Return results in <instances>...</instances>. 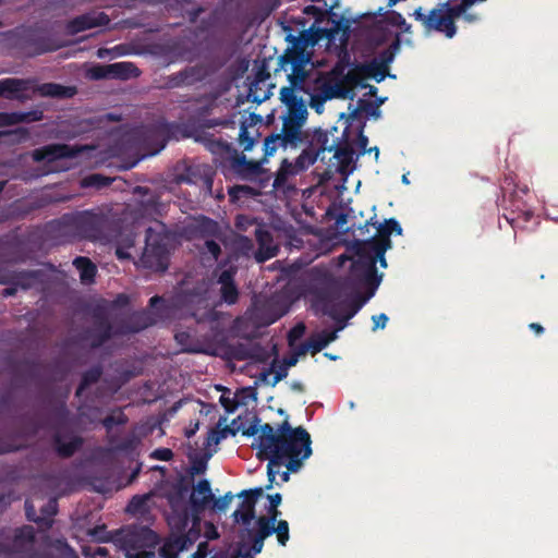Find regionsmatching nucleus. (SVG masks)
<instances>
[{"label": "nucleus", "mask_w": 558, "mask_h": 558, "mask_svg": "<svg viewBox=\"0 0 558 558\" xmlns=\"http://www.w3.org/2000/svg\"><path fill=\"white\" fill-rule=\"evenodd\" d=\"M259 418L254 416L253 422L244 427L241 424L242 434L247 437L256 436V457L260 461H268L267 476L270 489L276 480V474L282 465L292 472H298L303 462L312 456V439L310 433L303 427H293L287 417L275 428L269 423L258 425Z\"/></svg>", "instance_id": "f257e3e1"}, {"label": "nucleus", "mask_w": 558, "mask_h": 558, "mask_svg": "<svg viewBox=\"0 0 558 558\" xmlns=\"http://www.w3.org/2000/svg\"><path fill=\"white\" fill-rule=\"evenodd\" d=\"M341 283L327 271L313 269L310 281L306 286V293L312 299V305L316 311L332 318L338 328L332 331L324 330L322 336L327 344L337 339V332L343 329L349 319H351L363 306L364 300H342Z\"/></svg>", "instance_id": "f03ea898"}, {"label": "nucleus", "mask_w": 558, "mask_h": 558, "mask_svg": "<svg viewBox=\"0 0 558 558\" xmlns=\"http://www.w3.org/2000/svg\"><path fill=\"white\" fill-rule=\"evenodd\" d=\"M111 223L112 220L101 211L83 210L64 214L43 226H36L32 234L41 241L40 244L62 238L97 242L108 234Z\"/></svg>", "instance_id": "7ed1b4c3"}, {"label": "nucleus", "mask_w": 558, "mask_h": 558, "mask_svg": "<svg viewBox=\"0 0 558 558\" xmlns=\"http://www.w3.org/2000/svg\"><path fill=\"white\" fill-rule=\"evenodd\" d=\"M348 250L337 258V266L344 268L349 263L347 280L355 288H367L374 291L381 281L383 275H378L375 260L366 246H345Z\"/></svg>", "instance_id": "20e7f679"}, {"label": "nucleus", "mask_w": 558, "mask_h": 558, "mask_svg": "<svg viewBox=\"0 0 558 558\" xmlns=\"http://www.w3.org/2000/svg\"><path fill=\"white\" fill-rule=\"evenodd\" d=\"M287 40L291 44L282 56L278 59V66L275 72L282 70L288 72V69L294 70V78H300L306 65L311 61V54L306 51L308 46H315L320 38L315 28V24L308 31H303L299 36L288 35Z\"/></svg>", "instance_id": "39448f33"}, {"label": "nucleus", "mask_w": 558, "mask_h": 558, "mask_svg": "<svg viewBox=\"0 0 558 558\" xmlns=\"http://www.w3.org/2000/svg\"><path fill=\"white\" fill-rule=\"evenodd\" d=\"M0 36L10 48L19 50L27 57L40 56L62 47L50 37L41 35L37 28L32 26L16 27L0 34Z\"/></svg>", "instance_id": "423d86ee"}, {"label": "nucleus", "mask_w": 558, "mask_h": 558, "mask_svg": "<svg viewBox=\"0 0 558 558\" xmlns=\"http://www.w3.org/2000/svg\"><path fill=\"white\" fill-rule=\"evenodd\" d=\"M211 150L214 153H226L228 156L223 161V167L241 179L252 180L263 171L260 161L248 160L245 155L240 154L232 143L228 141L219 138L211 142Z\"/></svg>", "instance_id": "0eeeda50"}, {"label": "nucleus", "mask_w": 558, "mask_h": 558, "mask_svg": "<svg viewBox=\"0 0 558 558\" xmlns=\"http://www.w3.org/2000/svg\"><path fill=\"white\" fill-rule=\"evenodd\" d=\"M183 303L196 324L216 323L219 319V313L211 306L209 288L205 281L185 291Z\"/></svg>", "instance_id": "6e6552de"}, {"label": "nucleus", "mask_w": 558, "mask_h": 558, "mask_svg": "<svg viewBox=\"0 0 558 558\" xmlns=\"http://www.w3.org/2000/svg\"><path fill=\"white\" fill-rule=\"evenodd\" d=\"M329 135L327 131L322 130L320 128L315 129L312 132L311 140L305 142L306 147L302 150V153L296 157L294 165L299 172H302L313 166L318 157L325 151H335V157L341 158L343 156H348L349 151L347 148L336 147L335 145L328 146Z\"/></svg>", "instance_id": "1a4fd4ad"}, {"label": "nucleus", "mask_w": 558, "mask_h": 558, "mask_svg": "<svg viewBox=\"0 0 558 558\" xmlns=\"http://www.w3.org/2000/svg\"><path fill=\"white\" fill-rule=\"evenodd\" d=\"M51 417L53 421V427L60 429L68 424L70 412L66 408L65 402H59L52 405ZM52 444L57 454L61 458H71L83 445V439L76 435H70L69 440L64 441V436L60 430H57L52 435Z\"/></svg>", "instance_id": "9d476101"}, {"label": "nucleus", "mask_w": 558, "mask_h": 558, "mask_svg": "<svg viewBox=\"0 0 558 558\" xmlns=\"http://www.w3.org/2000/svg\"><path fill=\"white\" fill-rule=\"evenodd\" d=\"M174 233L186 241L203 240L204 244H217L220 226L206 216L189 217Z\"/></svg>", "instance_id": "9b49d317"}, {"label": "nucleus", "mask_w": 558, "mask_h": 558, "mask_svg": "<svg viewBox=\"0 0 558 558\" xmlns=\"http://www.w3.org/2000/svg\"><path fill=\"white\" fill-rule=\"evenodd\" d=\"M529 190H514L508 196L504 195V202L508 203L505 206L507 213L504 214L507 222L514 229L524 230L529 228V223L535 219L534 211L527 205L523 196L527 195Z\"/></svg>", "instance_id": "f8f14e48"}, {"label": "nucleus", "mask_w": 558, "mask_h": 558, "mask_svg": "<svg viewBox=\"0 0 558 558\" xmlns=\"http://www.w3.org/2000/svg\"><path fill=\"white\" fill-rule=\"evenodd\" d=\"M160 303L163 305L165 301L161 296L155 295L149 300V306L154 308V312H149L146 310L137 311L132 313L129 317L123 319L117 327L116 333L120 336H125L130 333L140 332L153 325H155L162 316L163 307L157 308V304Z\"/></svg>", "instance_id": "ddd939ff"}, {"label": "nucleus", "mask_w": 558, "mask_h": 558, "mask_svg": "<svg viewBox=\"0 0 558 558\" xmlns=\"http://www.w3.org/2000/svg\"><path fill=\"white\" fill-rule=\"evenodd\" d=\"M412 15L422 23L427 33H444L447 38H452L457 33L456 23H452L451 16L447 14L441 3L432 9L427 14L423 12L422 8H417Z\"/></svg>", "instance_id": "4468645a"}, {"label": "nucleus", "mask_w": 558, "mask_h": 558, "mask_svg": "<svg viewBox=\"0 0 558 558\" xmlns=\"http://www.w3.org/2000/svg\"><path fill=\"white\" fill-rule=\"evenodd\" d=\"M307 117L308 112L286 113L282 117V129L279 134L284 145L290 148H298L301 144L311 140L312 133L303 130Z\"/></svg>", "instance_id": "2eb2a0df"}, {"label": "nucleus", "mask_w": 558, "mask_h": 558, "mask_svg": "<svg viewBox=\"0 0 558 558\" xmlns=\"http://www.w3.org/2000/svg\"><path fill=\"white\" fill-rule=\"evenodd\" d=\"M209 126L222 125L223 128L232 129L236 131V141L242 147L243 151H250L254 145L258 142L259 132L254 129L256 123L262 122V117L256 113H250V116L240 123L239 128L234 121L229 120H213Z\"/></svg>", "instance_id": "dca6fc26"}, {"label": "nucleus", "mask_w": 558, "mask_h": 558, "mask_svg": "<svg viewBox=\"0 0 558 558\" xmlns=\"http://www.w3.org/2000/svg\"><path fill=\"white\" fill-rule=\"evenodd\" d=\"M314 24L320 39L333 40L340 33L345 38L349 36L350 21L331 9L319 11Z\"/></svg>", "instance_id": "f3484780"}, {"label": "nucleus", "mask_w": 558, "mask_h": 558, "mask_svg": "<svg viewBox=\"0 0 558 558\" xmlns=\"http://www.w3.org/2000/svg\"><path fill=\"white\" fill-rule=\"evenodd\" d=\"M288 81L289 86H284L280 90V100L287 106V113H300L308 112L307 108L301 97L296 96L295 90H302L307 93L304 87V83L308 76L307 71H303V75L300 78H294V70L288 69Z\"/></svg>", "instance_id": "a211bd4d"}, {"label": "nucleus", "mask_w": 558, "mask_h": 558, "mask_svg": "<svg viewBox=\"0 0 558 558\" xmlns=\"http://www.w3.org/2000/svg\"><path fill=\"white\" fill-rule=\"evenodd\" d=\"M35 544V530L31 525H23L15 530L11 545L2 544L7 551L0 553L3 558H31Z\"/></svg>", "instance_id": "6ab92c4d"}, {"label": "nucleus", "mask_w": 558, "mask_h": 558, "mask_svg": "<svg viewBox=\"0 0 558 558\" xmlns=\"http://www.w3.org/2000/svg\"><path fill=\"white\" fill-rule=\"evenodd\" d=\"M95 319L94 328L88 329L83 335V340L89 341L92 349H98L110 340L116 333V327L111 325L106 314L97 308L93 313Z\"/></svg>", "instance_id": "aec40b11"}, {"label": "nucleus", "mask_w": 558, "mask_h": 558, "mask_svg": "<svg viewBox=\"0 0 558 558\" xmlns=\"http://www.w3.org/2000/svg\"><path fill=\"white\" fill-rule=\"evenodd\" d=\"M373 227L375 232L369 239H354L353 241L342 240L335 244H391L390 236L392 233L401 234L402 228L400 223L395 219H386L383 223L371 222L366 227Z\"/></svg>", "instance_id": "412c9836"}, {"label": "nucleus", "mask_w": 558, "mask_h": 558, "mask_svg": "<svg viewBox=\"0 0 558 558\" xmlns=\"http://www.w3.org/2000/svg\"><path fill=\"white\" fill-rule=\"evenodd\" d=\"M216 170L213 166L193 163L186 168L185 173L182 175V181L198 185L205 194L211 195Z\"/></svg>", "instance_id": "4be33fe9"}, {"label": "nucleus", "mask_w": 558, "mask_h": 558, "mask_svg": "<svg viewBox=\"0 0 558 558\" xmlns=\"http://www.w3.org/2000/svg\"><path fill=\"white\" fill-rule=\"evenodd\" d=\"M234 225L238 231L254 234L257 244H274L272 228L269 225L247 215H238Z\"/></svg>", "instance_id": "5701e85b"}, {"label": "nucleus", "mask_w": 558, "mask_h": 558, "mask_svg": "<svg viewBox=\"0 0 558 558\" xmlns=\"http://www.w3.org/2000/svg\"><path fill=\"white\" fill-rule=\"evenodd\" d=\"M170 254L168 246H144L140 264L151 271L165 272L169 267Z\"/></svg>", "instance_id": "b1692460"}, {"label": "nucleus", "mask_w": 558, "mask_h": 558, "mask_svg": "<svg viewBox=\"0 0 558 558\" xmlns=\"http://www.w3.org/2000/svg\"><path fill=\"white\" fill-rule=\"evenodd\" d=\"M263 494L264 489L262 487L245 489L238 494V497H243L244 499L239 509L232 514L234 521L243 525H250L252 520L255 519V505L257 499L262 497Z\"/></svg>", "instance_id": "393cba45"}, {"label": "nucleus", "mask_w": 558, "mask_h": 558, "mask_svg": "<svg viewBox=\"0 0 558 558\" xmlns=\"http://www.w3.org/2000/svg\"><path fill=\"white\" fill-rule=\"evenodd\" d=\"M81 151V148L68 145V144H49L43 147L36 148L32 153L34 161H56L64 158L76 157Z\"/></svg>", "instance_id": "a878e982"}, {"label": "nucleus", "mask_w": 558, "mask_h": 558, "mask_svg": "<svg viewBox=\"0 0 558 558\" xmlns=\"http://www.w3.org/2000/svg\"><path fill=\"white\" fill-rule=\"evenodd\" d=\"M109 23L110 17L105 12L90 11L70 20L65 29L69 35H76L94 27L107 26Z\"/></svg>", "instance_id": "bb28decb"}, {"label": "nucleus", "mask_w": 558, "mask_h": 558, "mask_svg": "<svg viewBox=\"0 0 558 558\" xmlns=\"http://www.w3.org/2000/svg\"><path fill=\"white\" fill-rule=\"evenodd\" d=\"M208 73L203 65L186 66L183 70L172 73L167 77L166 85L168 88H178L182 86H192L196 83L203 82Z\"/></svg>", "instance_id": "cd10ccee"}, {"label": "nucleus", "mask_w": 558, "mask_h": 558, "mask_svg": "<svg viewBox=\"0 0 558 558\" xmlns=\"http://www.w3.org/2000/svg\"><path fill=\"white\" fill-rule=\"evenodd\" d=\"M339 76H340L339 66H336L330 72V77L325 78L323 82H320V85L318 87L319 94L324 95V97L327 100L333 99V98H342V99H347V98L352 99L353 98V95H350V88L342 86Z\"/></svg>", "instance_id": "c85d7f7f"}, {"label": "nucleus", "mask_w": 558, "mask_h": 558, "mask_svg": "<svg viewBox=\"0 0 558 558\" xmlns=\"http://www.w3.org/2000/svg\"><path fill=\"white\" fill-rule=\"evenodd\" d=\"M236 268L229 267L223 269L218 276V283L220 284V299L228 305H233L239 300V289L235 284L234 277Z\"/></svg>", "instance_id": "c756f323"}, {"label": "nucleus", "mask_w": 558, "mask_h": 558, "mask_svg": "<svg viewBox=\"0 0 558 558\" xmlns=\"http://www.w3.org/2000/svg\"><path fill=\"white\" fill-rule=\"evenodd\" d=\"M29 81L23 78H3L0 80V97L9 100H25L28 96L25 94L29 89Z\"/></svg>", "instance_id": "7c9ffc66"}, {"label": "nucleus", "mask_w": 558, "mask_h": 558, "mask_svg": "<svg viewBox=\"0 0 558 558\" xmlns=\"http://www.w3.org/2000/svg\"><path fill=\"white\" fill-rule=\"evenodd\" d=\"M175 233L160 220H154L145 230L144 244H173Z\"/></svg>", "instance_id": "2f4dec72"}, {"label": "nucleus", "mask_w": 558, "mask_h": 558, "mask_svg": "<svg viewBox=\"0 0 558 558\" xmlns=\"http://www.w3.org/2000/svg\"><path fill=\"white\" fill-rule=\"evenodd\" d=\"M214 500L210 483L208 480H199L193 487L190 504L195 512L204 511L208 505Z\"/></svg>", "instance_id": "473e14b6"}, {"label": "nucleus", "mask_w": 558, "mask_h": 558, "mask_svg": "<svg viewBox=\"0 0 558 558\" xmlns=\"http://www.w3.org/2000/svg\"><path fill=\"white\" fill-rule=\"evenodd\" d=\"M44 113L40 110L26 112H0V128L19 123H29L43 120Z\"/></svg>", "instance_id": "72a5a7b5"}, {"label": "nucleus", "mask_w": 558, "mask_h": 558, "mask_svg": "<svg viewBox=\"0 0 558 558\" xmlns=\"http://www.w3.org/2000/svg\"><path fill=\"white\" fill-rule=\"evenodd\" d=\"M339 72L341 84L350 88V95L354 96L353 88L356 86H361L362 88L367 87V84L364 83L365 74L363 63L355 64L353 68L349 69L347 73H343V69L339 68Z\"/></svg>", "instance_id": "f704fd0d"}, {"label": "nucleus", "mask_w": 558, "mask_h": 558, "mask_svg": "<svg viewBox=\"0 0 558 558\" xmlns=\"http://www.w3.org/2000/svg\"><path fill=\"white\" fill-rule=\"evenodd\" d=\"M37 92L44 97L68 99L75 96L76 87L64 86L58 83H44L37 87Z\"/></svg>", "instance_id": "c9c22d12"}, {"label": "nucleus", "mask_w": 558, "mask_h": 558, "mask_svg": "<svg viewBox=\"0 0 558 558\" xmlns=\"http://www.w3.org/2000/svg\"><path fill=\"white\" fill-rule=\"evenodd\" d=\"M73 264L80 271V279L82 283L90 284L95 281V277L97 275V267L88 257H76Z\"/></svg>", "instance_id": "e433bc0d"}, {"label": "nucleus", "mask_w": 558, "mask_h": 558, "mask_svg": "<svg viewBox=\"0 0 558 558\" xmlns=\"http://www.w3.org/2000/svg\"><path fill=\"white\" fill-rule=\"evenodd\" d=\"M109 69L112 71V78L129 80L132 77H138L141 71L132 62H116L109 64Z\"/></svg>", "instance_id": "4c0bfd02"}, {"label": "nucleus", "mask_w": 558, "mask_h": 558, "mask_svg": "<svg viewBox=\"0 0 558 558\" xmlns=\"http://www.w3.org/2000/svg\"><path fill=\"white\" fill-rule=\"evenodd\" d=\"M102 376L101 365H95L82 374L78 387L76 388L75 396L81 397L83 392L93 384H96Z\"/></svg>", "instance_id": "58836bf2"}, {"label": "nucleus", "mask_w": 558, "mask_h": 558, "mask_svg": "<svg viewBox=\"0 0 558 558\" xmlns=\"http://www.w3.org/2000/svg\"><path fill=\"white\" fill-rule=\"evenodd\" d=\"M400 34L398 33L392 43L389 45V47L381 50L378 53V56L372 60L375 61L380 66H384L387 70H389V65L395 60L396 53L400 49Z\"/></svg>", "instance_id": "ea45409f"}, {"label": "nucleus", "mask_w": 558, "mask_h": 558, "mask_svg": "<svg viewBox=\"0 0 558 558\" xmlns=\"http://www.w3.org/2000/svg\"><path fill=\"white\" fill-rule=\"evenodd\" d=\"M300 173L296 170L294 162L289 161V159H282L279 169L276 172L274 180V187L280 189L283 187L291 175H295Z\"/></svg>", "instance_id": "a19ab883"}, {"label": "nucleus", "mask_w": 558, "mask_h": 558, "mask_svg": "<svg viewBox=\"0 0 558 558\" xmlns=\"http://www.w3.org/2000/svg\"><path fill=\"white\" fill-rule=\"evenodd\" d=\"M255 524V529H246V537L265 542L272 534V526L269 525L268 520H265L264 517H258Z\"/></svg>", "instance_id": "79ce46f5"}, {"label": "nucleus", "mask_w": 558, "mask_h": 558, "mask_svg": "<svg viewBox=\"0 0 558 558\" xmlns=\"http://www.w3.org/2000/svg\"><path fill=\"white\" fill-rule=\"evenodd\" d=\"M365 80L373 78L377 83L383 82L387 76L395 78L396 75H391L389 70L384 66H380L375 61L371 60L368 62L363 63Z\"/></svg>", "instance_id": "37998d69"}, {"label": "nucleus", "mask_w": 558, "mask_h": 558, "mask_svg": "<svg viewBox=\"0 0 558 558\" xmlns=\"http://www.w3.org/2000/svg\"><path fill=\"white\" fill-rule=\"evenodd\" d=\"M269 76L270 75L264 64L257 69V71L255 73V80L250 85L248 96L252 98L253 102L262 104L267 98V95H263V96L257 95L256 88L259 83H264L266 80L269 78Z\"/></svg>", "instance_id": "c03bdc74"}, {"label": "nucleus", "mask_w": 558, "mask_h": 558, "mask_svg": "<svg viewBox=\"0 0 558 558\" xmlns=\"http://www.w3.org/2000/svg\"><path fill=\"white\" fill-rule=\"evenodd\" d=\"M58 504L56 499H50L45 506L41 507L39 515V526L48 530L52 526L53 517L57 514Z\"/></svg>", "instance_id": "a18cd8bd"}, {"label": "nucleus", "mask_w": 558, "mask_h": 558, "mask_svg": "<svg viewBox=\"0 0 558 558\" xmlns=\"http://www.w3.org/2000/svg\"><path fill=\"white\" fill-rule=\"evenodd\" d=\"M108 444L110 445V450L113 452H130L136 447V440L134 436L119 439V437L116 435H109Z\"/></svg>", "instance_id": "49530a36"}, {"label": "nucleus", "mask_w": 558, "mask_h": 558, "mask_svg": "<svg viewBox=\"0 0 558 558\" xmlns=\"http://www.w3.org/2000/svg\"><path fill=\"white\" fill-rule=\"evenodd\" d=\"M327 342L322 333H316L308 338L307 341L301 344L299 348V354H305L311 351L312 354H316L320 352L323 349L327 347Z\"/></svg>", "instance_id": "de8ad7c7"}, {"label": "nucleus", "mask_w": 558, "mask_h": 558, "mask_svg": "<svg viewBox=\"0 0 558 558\" xmlns=\"http://www.w3.org/2000/svg\"><path fill=\"white\" fill-rule=\"evenodd\" d=\"M174 339L183 352L197 353L201 351L195 339L189 331H177L174 333Z\"/></svg>", "instance_id": "09e8293b"}, {"label": "nucleus", "mask_w": 558, "mask_h": 558, "mask_svg": "<svg viewBox=\"0 0 558 558\" xmlns=\"http://www.w3.org/2000/svg\"><path fill=\"white\" fill-rule=\"evenodd\" d=\"M281 147L283 149L290 148L288 145H284L281 142V136L279 133H271L264 140V160H266L267 157L272 156L277 149Z\"/></svg>", "instance_id": "8fccbe9b"}, {"label": "nucleus", "mask_w": 558, "mask_h": 558, "mask_svg": "<svg viewBox=\"0 0 558 558\" xmlns=\"http://www.w3.org/2000/svg\"><path fill=\"white\" fill-rule=\"evenodd\" d=\"M384 22L390 26L398 27L401 33H410L411 25L407 23L401 13L397 11H388L384 15Z\"/></svg>", "instance_id": "3c124183"}, {"label": "nucleus", "mask_w": 558, "mask_h": 558, "mask_svg": "<svg viewBox=\"0 0 558 558\" xmlns=\"http://www.w3.org/2000/svg\"><path fill=\"white\" fill-rule=\"evenodd\" d=\"M38 278V271L22 270L14 275L13 283L27 290L33 287L34 281Z\"/></svg>", "instance_id": "603ef678"}, {"label": "nucleus", "mask_w": 558, "mask_h": 558, "mask_svg": "<svg viewBox=\"0 0 558 558\" xmlns=\"http://www.w3.org/2000/svg\"><path fill=\"white\" fill-rule=\"evenodd\" d=\"M129 418L124 414V412L121 409H118L112 414L107 415L102 421L101 424L106 428L108 433L111 432L113 426L116 425H125L128 423Z\"/></svg>", "instance_id": "864d4df0"}, {"label": "nucleus", "mask_w": 558, "mask_h": 558, "mask_svg": "<svg viewBox=\"0 0 558 558\" xmlns=\"http://www.w3.org/2000/svg\"><path fill=\"white\" fill-rule=\"evenodd\" d=\"M474 3V0H462L460 3L451 5L449 1L441 3L447 14L451 16L452 23L454 20L460 17L469 7Z\"/></svg>", "instance_id": "5fc2aeb1"}, {"label": "nucleus", "mask_w": 558, "mask_h": 558, "mask_svg": "<svg viewBox=\"0 0 558 558\" xmlns=\"http://www.w3.org/2000/svg\"><path fill=\"white\" fill-rule=\"evenodd\" d=\"M149 499V495H135L130 500L126 511L133 514L144 513L147 511V501Z\"/></svg>", "instance_id": "6e6d98bb"}, {"label": "nucleus", "mask_w": 558, "mask_h": 558, "mask_svg": "<svg viewBox=\"0 0 558 558\" xmlns=\"http://www.w3.org/2000/svg\"><path fill=\"white\" fill-rule=\"evenodd\" d=\"M1 136H9L11 144H21L29 140V132L26 128H16L11 131H0Z\"/></svg>", "instance_id": "4d7b16f0"}, {"label": "nucleus", "mask_w": 558, "mask_h": 558, "mask_svg": "<svg viewBox=\"0 0 558 558\" xmlns=\"http://www.w3.org/2000/svg\"><path fill=\"white\" fill-rule=\"evenodd\" d=\"M112 179L101 174H90L83 180V186H94L96 189L107 187L111 184Z\"/></svg>", "instance_id": "13d9d810"}, {"label": "nucleus", "mask_w": 558, "mask_h": 558, "mask_svg": "<svg viewBox=\"0 0 558 558\" xmlns=\"http://www.w3.org/2000/svg\"><path fill=\"white\" fill-rule=\"evenodd\" d=\"M276 533L279 545L286 546L289 541V523L286 520H279L277 525H272V534Z\"/></svg>", "instance_id": "bf43d9fd"}, {"label": "nucleus", "mask_w": 558, "mask_h": 558, "mask_svg": "<svg viewBox=\"0 0 558 558\" xmlns=\"http://www.w3.org/2000/svg\"><path fill=\"white\" fill-rule=\"evenodd\" d=\"M88 76L95 81L112 78V71L109 64H97L89 69Z\"/></svg>", "instance_id": "052dcab7"}, {"label": "nucleus", "mask_w": 558, "mask_h": 558, "mask_svg": "<svg viewBox=\"0 0 558 558\" xmlns=\"http://www.w3.org/2000/svg\"><path fill=\"white\" fill-rule=\"evenodd\" d=\"M280 246H258L255 258L258 263H264L278 255Z\"/></svg>", "instance_id": "680f3d73"}, {"label": "nucleus", "mask_w": 558, "mask_h": 558, "mask_svg": "<svg viewBox=\"0 0 558 558\" xmlns=\"http://www.w3.org/2000/svg\"><path fill=\"white\" fill-rule=\"evenodd\" d=\"M233 499V494L231 492L226 493L222 497L215 498L210 502L213 504V509L218 512H226L229 508L231 501Z\"/></svg>", "instance_id": "e2e57ef3"}, {"label": "nucleus", "mask_w": 558, "mask_h": 558, "mask_svg": "<svg viewBox=\"0 0 558 558\" xmlns=\"http://www.w3.org/2000/svg\"><path fill=\"white\" fill-rule=\"evenodd\" d=\"M385 99L386 98H380V99H378V101L376 104L372 102V101H366V100L360 99L359 106L361 109L366 111L369 116L378 118L380 116V111H379L378 107L384 104Z\"/></svg>", "instance_id": "0e129e2a"}, {"label": "nucleus", "mask_w": 558, "mask_h": 558, "mask_svg": "<svg viewBox=\"0 0 558 558\" xmlns=\"http://www.w3.org/2000/svg\"><path fill=\"white\" fill-rule=\"evenodd\" d=\"M210 454H206L204 458H197L193 461L192 466L190 469V474L193 477L195 474H203L207 469V460Z\"/></svg>", "instance_id": "69168bd1"}, {"label": "nucleus", "mask_w": 558, "mask_h": 558, "mask_svg": "<svg viewBox=\"0 0 558 558\" xmlns=\"http://www.w3.org/2000/svg\"><path fill=\"white\" fill-rule=\"evenodd\" d=\"M140 535L143 537L144 545L154 546L159 542V536L149 527H142Z\"/></svg>", "instance_id": "338daca9"}, {"label": "nucleus", "mask_w": 558, "mask_h": 558, "mask_svg": "<svg viewBox=\"0 0 558 558\" xmlns=\"http://www.w3.org/2000/svg\"><path fill=\"white\" fill-rule=\"evenodd\" d=\"M159 555L161 558H178L179 551L170 542V539L166 541L159 549Z\"/></svg>", "instance_id": "774afa93"}]
</instances>
